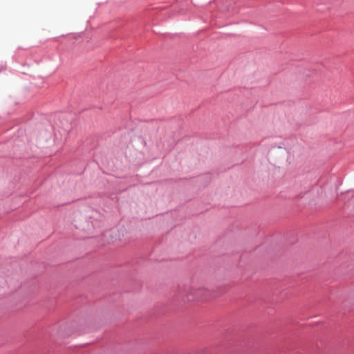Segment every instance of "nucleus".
<instances>
[{
  "instance_id": "nucleus-1",
  "label": "nucleus",
  "mask_w": 354,
  "mask_h": 354,
  "mask_svg": "<svg viewBox=\"0 0 354 354\" xmlns=\"http://www.w3.org/2000/svg\"><path fill=\"white\" fill-rule=\"evenodd\" d=\"M209 290L205 286L193 285L187 288L183 294V299L189 302L198 301L205 299Z\"/></svg>"
}]
</instances>
